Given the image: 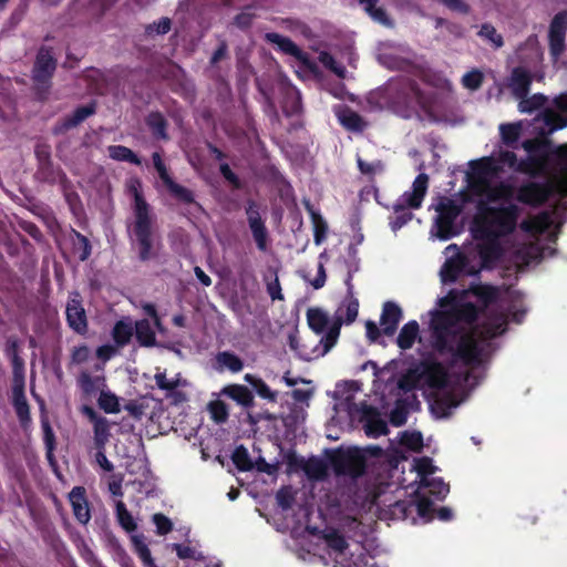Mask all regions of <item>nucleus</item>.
<instances>
[{
    "mask_svg": "<svg viewBox=\"0 0 567 567\" xmlns=\"http://www.w3.org/2000/svg\"><path fill=\"white\" fill-rule=\"evenodd\" d=\"M498 290L493 287H478L473 290H451L437 300V308L430 311L432 347L441 353H449L466 367L482 362V349L477 336L493 338L505 331L506 317L499 313L474 328L478 310L488 308L497 300Z\"/></svg>",
    "mask_w": 567,
    "mask_h": 567,
    "instance_id": "nucleus-2",
    "label": "nucleus"
},
{
    "mask_svg": "<svg viewBox=\"0 0 567 567\" xmlns=\"http://www.w3.org/2000/svg\"><path fill=\"white\" fill-rule=\"evenodd\" d=\"M339 122L348 130L361 131L364 126L362 118L350 109H341L337 112Z\"/></svg>",
    "mask_w": 567,
    "mask_h": 567,
    "instance_id": "nucleus-30",
    "label": "nucleus"
},
{
    "mask_svg": "<svg viewBox=\"0 0 567 567\" xmlns=\"http://www.w3.org/2000/svg\"><path fill=\"white\" fill-rule=\"evenodd\" d=\"M483 82V74L478 70H472L465 73L462 78L463 85L472 91L477 90Z\"/></svg>",
    "mask_w": 567,
    "mask_h": 567,
    "instance_id": "nucleus-51",
    "label": "nucleus"
},
{
    "mask_svg": "<svg viewBox=\"0 0 567 567\" xmlns=\"http://www.w3.org/2000/svg\"><path fill=\"white\" fill-rule=\"evenodd\" d=\"M436 212L435 227L440 238L447 239L455 234V219L461 213V206L450 197H440L434 205Z\"/></svg>",
    "mask_w": 567,
    "mask_h": 567,
    "instance_id": "nucleus-7",
    "label": "nucleus"
},
{
    "mask_svg": "<svg viewBox=\"0 0 567 567\" xmlns=\"http://www.w3.org/2000/svg\"><path fill=\"white\" fill-rule=\"evenodd\" d=\"M532 81L533 78L529 71L525 68L517 66L513 69L511 76L508 78V87L513 95L518 100L528 94Z\"/></svg>",
    "mask_w": 567,
    "mask_h": 567,
    "instance_id": "nucleus-18",
    "label": "nucleus"
},
{
    "mask_svg": "<svg viewBox=\"0 0 567 567\" xmlns=\"http://www.w3.org/2000/svg\"><path fill=\"white\" fill-rule=\"evenodd\" d=\"M548 38L550 53L557 59L565 50V35L548 34Z\"/></svg>",
    "mask_w": 567,
    "mask_h": 567,
    "instance_id": "nucleus-54",
    "label": "nucleus"
},
{
    "mask_svg": "<svg viewBox=\"0 0 567 567\" xmlns=\"http://www.w3.org/2000/svg\"><path fill=\"white\" fill-rule=\"evenodd\" d=\"M91 351L86 346L74 348L71 354V361L74 364H83L89 361Z\"/></svg>",
    "mask_w": 567,
    "mask_h": 567,
    "instance_id": "nucleus-58",
    "label": "nucleus"
},
{
    "mask_svg": "<svg viewBox=\"0 0 567 567\" xmlns=\"http://www.w3.org/2000/svg\"><path fill=\"white\" fill-rule=\"evenodd\" d=\"M109 156L116 161H125L133 163L135 165H140L141 161L138 157L126 146L122 145H112L107 148Z\"/></svg>",
    "mask_w": 567,
    "mask_h": 567,
    "instance_id": "nucleus-35",
    "label": "nucleus"
},
{
    "mask_svg": "<svg viewBox=\"0 0 567 567\" xmlns=\"http://www.w3.org/2000/svg\"><path fill=\"white\" fill-rule=\"evenodd\" d=\"M358 166L360 172L365 175H373L383 169V164L380 161L368 163L360 157L358 158Z\"/></svg>",
    "mask_w": 567,
    "mask_h": 567,
    "instance_id": "nucleus-56",
    "label": "nucleus"
},
{
    "mask_svg": "<svg viewBox=\"0 0 567 567\" xmlns=\"http://www.w3.org/2000/svg\"><path fill=\"white\" fill-rule=\"evenodd\" d=\"M132 210L131 235L136 245L140 260L148 261L157 258L163 245L157 230L156 217L152 207L137 189L134 193Z\"/></svg>",
    "mask_w": 567,
    "mask_h": 567,
    "instance_id": "nucleus-4",
    "label": "nucleus"
},
{
    "mask_svg": "<svg viewBox=\"0 0 567 567\" xmlns=\"http://www.w3.org/2000/svg\"><path fill=\"white\" fill-rule=\"evenodd\" d=\"M246 214L248 225L252 233V237L257 244V247L261 251H265L267 249L268 233L259 214L258 207L256 206L255 203L251 202L248 204L246 208Z\"/></svg>",
    "mask_w": 567,
    "mask_h": 567,
    "instance_id": "nucleus-16",
    "label": "nucleus"
},
{
    "mask_svg": "<svg viewBox=\"0 0 567 567\" xmlns=\"http://www.w3.org/2000/svg\"><path fill=\"white\" fill-rule=\"evenodd\" d=\"M233 462L240 471H249L252 468L249 453L244 446H238L235 449L233 453Z\"/></svg>",
    "mask_w": 567,
    "mask_h": 567,
    "instance_id": "nucleus-46",
    "label": "nucleus"
},
{
    "mask_svg": "<svg viewBox=\"0 0 567 567\" xmlns=\"http://www.w3.org/2000/svg\"><path fill=\"white\" fill-rule=\"evenodd\" d=\"M310 216L315 230V243L316 245H320L326 238L328 225L323 217L312 209H310Z\"/></svg>",
    "mask_w": 567,
    "mask_h": 567,
    "instance_id": "nucleus-40",
    "label": "nucleus"
},
{
    "mask_svg": "<svg viewBox=\"0 0 567 567\" xmlns=\"http://www.w3.org/2000/svg\"><path fill=\"white\" fill-rule=\"evenodd\" d=\"M135 334L142 346L152 347L155 344V333L148 320L144 319L135 323Z\"/></svg>",
    "mask_w": 567,
    "mask_h": 567,
    "instance_id": "nucleus-29",
    "label": "nucleus"
},
{
    "mask_svg": "<svg viewBox=\"0 0 567 567\" xmlns=\"http://www.w3.org/2000/svg\"><path fill=\"white\" fill-rule=\"evenodd\" d=\"M153 523L155 524L156 532L159 535H166L173 529L171 519L163 514H155L153 516Z\"/></svg>",
    "mask_w": 567,
    "mask_h": 567,
    "instance_id": "nucleus-55",
    "label": "nucleus"
},
{
    "mask_svg": "<svg viewBox=\"0 0 567 567\" xmlns=\"http://www.w3.org/2000/svg\"><path fill=\"white\" fill-rule=\"evenodd\" d=\"M13 405L20 422L24 425L30 421V411L24 395V383H13Z\"/></svg>",
    "mask_w": 567,
    "mask_h": 567,
    "instance_id": "nucleus-24",
    "label": "nucleus"
},
{
    "mask_svg": "<svg viewBox=\"0 0 567 567\" xmlns=\"http://www.w3.org/2000/svg\"><path fill=\"white\" fill-rule=\"evenodd\" d=\"M523 147L528 153L525 161L518 163L513 152L505 151L498 159H483L472 175V187L485 198L481 200L471 227L475 251L484 266L501 258L506 237L517 223L518 209L511 202L513 187L504 183L493 184L503 166L533 175L544 174L553 187L567 195V145L550 151L537 140H527Z\"/></svg>",
    "mask_w": 567,
    "mask_h": 567,
    "instance_id": "nucleus-1",
    "label": "nucleus"
},
{
    "mask_svg": "<svg viewBox=\"0 0 567 567\" xmlns=\"http://www.w3.org/2000/svg\"><path fill=\"white\" fill-rule=\"evenodd\" d=\"M499 133H501L502 141L506 145L511 146L518 141L520 133H522V124L520 123L502 124L499 126Z\"/></svg>",
    "mask_w": 567,
    "mask_h": 567,
    "instance_id": "nucleus-37",
    "label": "nucleus"
},
{
    "mask_svg": "<svg viewBox=\"0 0 567 567\" xmlns=\"http://www.w3.org/2000/svg\"><path fill=\"white\" fill-rule=\"evenodd\" d=\"M266 40L277 45L284 53L289 54L300 61L303 65L310 68V60L293 41L276 32H269L265 35Z\"/></svg>",
    "mask_w": 567,
    "mask_h": 567,
    "instance_id": "nucleus-17",
    "label": "nucleus"
},
{
    "mask_svg": "<svg viewBox=\"0 0 567 567\" xmlns=\"http://www.w3.org/2000/svg\"><path fill=\"white\" fill-rule=\"evenodd\" d=\"M70 503L72 505L73 514L81 524H86L90 518L89 503L85 497V489L81 486H75L69 494Z\"/></svg>",
    "mask_w": 567,
    "mask_h": 567,
    "instance_id": "nucleus-19",
    "label": "nucleus"
},
{
    "mask_svg": "<svg viewBox=\"0 0 567 567\" xmlns=\"http://www.w3.org/2000/svg\"><path fill=\"white\" fill-rule=\"evenodd\" d=\"M416 509L420 516L426 517L432 512V502L426 498H420L416 504Z\"/></svg>",
    "mask_w": 567,
    "mask_h": 567,
    "instance_id": "nucleus-64",
    "label": "nucleus"
},
{
    "mask_svg": "<svg viewBox=\"0 0 567 567\" xmlns=\"http://www.w3.org/2000/svg\"><path fill=\"white\" fill-rule=\"evenodd\" d=\"M416 340L421 341L420 326L415 320H412L401 328L396 338V344L400 349L408 350L413 347Z\"/></svg>",
    "mask_w": 567,
    "mask_h": 567,
    "instance_id": "nucleus-23",
    "label": "nucleus"
},
{
    "mask_svg": "<svg viewBox=\"0 0 567 567\" xmlns=\"http://www.w3.org/2000/svg\"><path fill=\"white\" fill-rule=\"evenodd\" d=\"M12 367H13V375H14L13 383H24L23 361L17 354L16 351H13V354H12Z\"/></svg>",
    "mask_w": 567,
    "mask_h": 567,
    "instance_id": "nucleus-57",
    "label": "nucleus"
},
{
    "mask_svg": "<svg viewBox=\"0 0 567 567\" xmlns=\"http://www.w3.org/2000/svg\"><path fill=\"white\" fill-rule=\"evenodd\" d=\"M307 321L309 328L316 333L321 334V338L327 334L332 323V319L321 308H309L307 310Z\"/></svg>",
    "mask_w": 567,
    "mask_h": 567,
    "instance_id": "nucleus-21",
    "label": "nucleus"
},
{
    "mask_svg": "<svg viewBox=\"0 0 567 567\" xmlns=\"http://www.w3.org/2000/svg\"><path fill=\"white\" fill-rule=\"evenodd\" d=\"M56 68V61L51 51L47 48H41L37 54L34 62L32 79L39 90H47L49 80L53 75Z\"/></svg>",
    "mask_w": 567,
    "mask_h": 567,
    "instance_id": "nucleus-11",
    "label": "nucleus"
},
{
    "mask_svg": "<svg viewBox=\"0 0 567 567\" xmlns=\"http://www.w3.org/2000/svg\"><path fill=\"white\" fill-rule=\"evenodd\" d=\"M554 218L548 213L532 216L520 224V229L525 233L528 243L518 249V255L526 262L540 260L551 254L549 247L542 244L543 239L554 241L556 233L553 228Z\"/></svg>",
    "mask_w": 567,
    "mask_h": 567,
    "instance_id": "nucleus-5",
    "label": "nucleus"
},
{
    "mask_svg": "<svg viewBox=\"0 0 567 567\" xmlns=\"http://www.w3.org/2000/svg\"><path fill=\"white\" fill-rule=\"evenodd\" d=\"M425 378L432 389L434 409H437L442 416L447 415L452 409L460 405L466 398L468 388L473 385L470 383L468 371L463 374H454L446 371L441 364L431 365Z\"/></svg>",
    "mask_w": 567,
    "mask_h": 567,
    "instance_id": "nucleus-3",
    "label": "nucleus"
},
{
    "mask_svg": "<svg viewBox=\"0 0 567 567\" xmlns=\"http://www.w3.org/2000/svg\"><path fill=\"white\" fill-rule=\"evenodd\" d=\"M518 109L522 113H532L542 106L546 102V97L543 94H534L533 96L520 97Z\"/></svg>",
    "mask_w": 567,
    "mask_h": 567,
    "instance_id": "nucleus-38",
    "label": "nucleus"
},
{
    "mask_svg": "<svg viewBox=\"0 0 567 567\" xmlns=\"http://www.w3.org/2000/svg\"><path fill=\"white\" fill-rule=\"evenodd\" d=\"M400 442L414 452H419L423 447V437L420 432H404Z\"/></svg>",
    "mask_w": 567,
    "mask_h": 567,
    "instance_id": "nucleus-47",
    "label": "nucleus"
},
{
    "mask_svg": "<svg viewBox=\"0 0 567 567\" xmlns=\"http://www.w3.org/2000/svg\"><path fill=\"white\" fill-rule=\"evenodd\" d=\"M147 125L153 131V134L159 138H167L166 135V122L159 113H152L147 116Z\"/></svg>",
    "mask_w": 567,
    "mask_h": 567,
    "instance_id": "nucleus-43",
    "label": "nucleus"
},
{
    "mask_svg": "<svg viewBox=\"0 0 567 567\" xmlns=\"http://www.w3.org/2000/svg\"><path fill=\"white\" fill-rule=\"evenodd\" d=\"M421 487L427 488L429 492L437 497H444L449 493V485L441 478L425 477L420 483Z\"/></svg>",
    "mask_w": 567,
    "mask_h": 567,
    "instance_id": "nucleus-41",
    "label": "nucleus"
},
{
    "mask_svg": "<svg viewBox=\"0 0 567 567\" xmlns=\"http://www.w3.org/2000/svg\"><path fill=\"white\" fill-rule=\"evenodd\" d=\"M133 323L131 320H121L113 328V339L118 347H123L131 340Z\"/></svg>",
    "mask_w": 567,
    "mask_h": 567,
    "instance_id": "nucleus-31",
    "label": "nucleus"
},
{
    "mask_svg": "<svg viewBox=\"0 0 567 567\" xmlns=\"http://www.w3.org/2000/svg\"><path fill=\"white\" fill-rule=\"evenodd\" d=\"M386 431H388V426L384 421L378 420V421H372L368 424V430H367L368 434L379 436V435L386 434Z\"/></svg>",
    "mask_w": 567,
    "mask_h": 567,
    "instance_id": "nucleus-62",
    "label": "nucleus"
},
{
    "mask_svg": "<svg viewBox=\"0 0 567 567\" xmlns=\"http://www.w3.org/2000/svg\"><path fill=\"white\" fill-rule=\"evenodd\" d=\"M289 346L292 350L297 351L299 357L306 361H310L317 359L318 357L305 358L302 355L303 351H315L319 348H323V343L321 342V338L318 341L307 339L303 342H300L296 336L289 337Z\"/></svg>",
    "mask_w": 567,
    "mask_h": 567,
    "instance_id": "nucleus-28",
    "label": "nucleus"
},
{
    "mask_svg": "<svg viewBox=\"0 0 567 567\" xmlns=\"http://www.w3.org/2000/svg\"><path fill=\"white\" fill-rule=\"evenodd\" d=\"M548 194L547 187L530 183L519 188L517 199L525 204L536 205L545 202Z\"/></svg>",
    "mask_w": 567,
    "mask_h": 567,
    "instance_id": "nucleus-22",
    "label": "nucleus"
},
{
    "mask_svg": "<svg viewBox=\"0 0 567 567\" xmlns=\"http://www.w3.org/2000/svg\"><path fill=\"white\" fill-rule=\"evenodd\" d=\"M105 368L103 363H94L91 368H83L76 378V383L86 396L95 395L106 389Z\"/></svg>",
    "mask_w": 567,
    "mask_h": 567,
    "instance_id": "nucleus-10",
    "label": "nucleus"
},
{
    "mask_svg": "<svg viewBox=\"0 0 567 567\" xmlns=\"http://www.w3.org/2000/svg\"><path fill=\"white\" fill-rule=\"evenodd\" d=\"M216 369L218 371L228 370L233 373L240 372L244 368L241 359L233 352L223 351L216 354Z\"/></svg>",
    "mask_w": 567,
    "mask_h": 567,
    "instance_id": "nucleus-26",
    "label": "nucleus"
},
{
    "mask_svg": "<svg viewBox=\"0 0 567 567\" xmlns=\"http://www.w3.org/2000/svg\"><path fill=\"white\" fill-rule=\"evenodd\" d=\"M173 549L181 559L204 560V554L197 547L186 544H173Z\"/></svg>",
    "mask_w": 567,
    "mask_h": 567,
    "instance_id": "nucleus-39",
    "label": "nucleus"
},
{
    "mask_svg": "<svg viewBox=\"0 0 567 567\" xmlns=\"http://www.w3.org/2000/svg\"><path fill=\"white\" fill-rule=\"evenodd\" d=\"M323 539L336 566L363 567L361 555H354L352 551L348 553V545L340 534L329 532L324 535Z\"/></svg>",
    "mask_w": 567,
    "mask_h": 567,
    "instance_id": "nucleus-8",
    "label": "nucleus"
},
{
    "mask_svg": "<svg viewBox=\"0 0 567 567\" xmlns=\"http://www.w3.org/2000/svg\"><path fill=\"white\" fill-rule=\"evenodd\" d=\"M429 186V176L424 173L417 175L412 184V189L405 192L395 204L394 208H419L423 202Z\"/></svg>",
    "mask_w": 567,
    "mask_h": 567,
    "instance_id": "nucleus-13",
    "label": "nucleus"
},
{
    "mask_svg": "<svg viewBox=\"0 0 567 567\" xmlns=\"http://www.w3.org/2000/svg\"><path fill=\"white\" fill-rule=\"evenodd\" d=\"M167 188L178 200L186 204L194 203L193 193L189 189L183 187L182 185H178L174 182Z\"/></svg>",
    "mask_w": 567,
    "mask_h": 567,
    "instance_id": "nucleus-52",
    "label": "nucleus"
},
{
    "mask_svg": "<svg viewBox=\"0 0 567 567\" xmlns=\"http://www.w3.org/2000/svg\"><path fill=\"white\" fill-rule=\"evenodd\" d=\"M116 353V348L111 344H104L97 348L96 357L102 361L101 363H105Z\"/></svg>",
    "mask_w": 567,
    "mask_h": 567,
    "instance_id": "nucleus-61",
    "label": "nucleus"
},
{
    "mask_svg": "<svg viewBox=\"0 0 567 567\" xmlns=\"http://www.w3.org/2000/svg\"><path fill=\"white\" fill-rule=\"evenodd\" d=\"M94 113V106L85 105L76 109L73 114L66 118L65 125L73 127L83 122L86 117Z\"/></svg>",
    "mask_w": 567,
    "mask_h": 567,
    "instance_id": "nucleus-49",
    "label": "nucleus"
},
{
    "mask_svg": "<svg viewBox=\"0 0 567 567\" xmlns=\"http://www.w3.org/2000/svg\"><path fill=\"white\" fill-rule=\"evenodd\" d=\"M413 468L417 473L420 483L423 482V478L430 477V475L433 474L436 470L432 463V460L429 457L414 458Z\"/></svg>",
    "mask_w": 567,
    "mask_h": 567,
    "instance_id": "nucleus-44",
    "label": "nucleus"
},
{
    "mask_svg": "<svg viewBox=\"0 0 567 567\" xmlns=\"http://www.w3.org/2000/svg\"><path fill=\"white\" fill-rule=\"evenodd\" d=\"M254 19H255V13H252L250 9H247V10L243 11L241 13H239L235 18V23L239 28H247L251 24Z\"/></svg>",
    "mask_w": 567,
    "mask_h": 567,
    "instance_id": "nucleus-63",
    "label": "nucleus"
},
{
    "mask_svg": "<svg viewBox=\"0 0 567 567\" xmlns=\"http://www.w3.org/2000/svg\"><path fill=\"white\" fill-rule=\"evenodd\" d=\"M477 34L484 41L489 42L495 49H499L504 44L502 34H499L495 27L489 23L482 24Z\"/></svg>",
    "mask_w": 567,
    "mask_h": 567,
    "instance_id": "nucleus-36",
    "label": "nucleus"
},
{
    "mask_svg": "<svg viewBox=\"0 0 567 567\" xmlns=\"http://www.w3.org/2000/svg\"><path fill=\"white\" fill-rule=\"evenodd\" d=\"M401 319V308L394 302H385L380 319L383 333L386 336L393 334Z\"/></svg>",
    "mask_w": 567,
    "mask_h": 567,
    "instance_id": "nucleus-20",
    "label": "nucleus"
},
{
    "mask_svg": "<svg viewBox=\"0 0 567 567\" xmlns=\"http://www.w3.org/2000/svg\"><path fill=\"white\" fill-rule=\"evenodd\" d=\"M267 291L272 300H282L281 286L277 274L274 275V279L267 282Z\"/></svg>",
    "mask_w": 567,
    "mask_h": 567,
    "instance_id": "nucleus-59",
    "label": "nucleus"
},
{
    "mask_svg": "<svg viewBox=\"0 0 567 567\" xmlns=\"http://www.w3.org/2000/svg\"><path fill=\"white\" fill-rule=\"evenodd\" d=\"M288 465L290 472L301 470L311 480H322L327 475L326 463L317 457L305 460L296 455H289Z\"/></svg>",
    "mask_w": 567,
    "mask_h": 567,
    "instance_id": "nucleus-15",
    "label": "nucleus"
},
{
    "mask_svg": "<svg viewBox=\"0 0 567 567\" xmlns=\"http://www.w3.org/2000/svg\"><path fill=\"white\" fill-rule=\"evenodd\" d=\"M93 431L95 446L97 450H104V446L109 442L111 435L109 421L105 417L96 420V422L93 423Z\"/></svg>",
    "mask_w": 567,
    "mask_h": 567,
    "instance_id": "nucleus-32",
    "label": "nucleus"
},
{
    "mask_svg": "<svg viewBox=\"0 0 567 567\" xmlns=\"http://www.w3.org/2000/svg\"><path fill=\"white\" fill-rule=\"evenodd\" d=\"M135 550L143 563L148 567H156L147 545L140 539H134Z\"/></svg>",
    "mask_w": 567,
    "mask_h": 567,
    "instance_id": "nucleus-53",
    "label": "nucleus"
},
{
    "mask_svg": "<svg viewBox=\"0 0 567 567\" xmlns=\"http://www.w3.org/2000/svg\"><path fill=\"white\" fill-rule=\"evenodd\" d=\"M333 467L337 474L358 477L364 472L365 454L359 449L340 452L333 458Z\"/></svg>",
    "mask_w": 567,
    "mask_h": 567,
    "instance_id": "nucleus-9",
    "label": "nucleus"
},
{
    "mask_svg": "<svg viewBox=\"0 0 567 567\" xmlns=\"http://www.w3.org/2000/svg\"><path fill=\"white\" fill-rule=\"evenodd\" d=\"M318 60L327 69H329L331 72H333L337 76H339L341 79L346 78V73H347L346 68L342 64L338 63L330 53H328L326 51H321L318 55Z\"/></svg>",
    "mask_w": 567,
    "mask_h": 567,
    "instance_id": "nucleus-42",
    "label": "nucleus"
},
{
    "mask_svg": "<svg viewBox=\"0 0 567 567\" xmlns=\"http://www.w3.org/2000/svg\"><path fill=\"white\" fill-rule=\"evenodd\" d=\"M359 303L353 298L346 299L342 305L336 311V316L332 319V323L329 328V331L324 337L321 338V342L323 343V348H319L312 352L303 351L302 355L305 358L311 357H323L327 354L337 343L338 338L340 336V329L343 322L351 323L358 317Z\"/></svg>",
    "mask_w": 567,
    "mask_h": 567,
    "instance_id": "nucleus-6",
    "label": "nucleus"
},
{
    "mask_svg": "<svg viewBox=\"0 0 567 567\" xmlns=\"http://www.w3.org/2000/svg\"><path fill=\"white\" fill-rule=\"evenodd\" d=\"M69 327L79 334L87 331V317L79 293H72L65 307Z\"/></svg>",
    "mask_w": 567,
    "mask_h": 567,
    "instance_id": "nucleus-14",
    "label": "nucleus"
},
{
    "mask_svg": "<svg viewBox=\"0 0 567 567\" xmlns=\"http://www.w3.org/2000/svg\"><path fill=\"white\" fill-rule=\"evenodd\" d=\"M360 4L363 6L364 11L378 23L390 27L392 24L385 10L382 7H378L379 0H359Z\"/></svg>",
    "mask_w": 567,
    "mask_h": 567,
    "instance_id": "nucleus-27",
    "label": "nucleus"
},
{
    "mask_svg": "<svg viewBox=\"0 0 567 567\" xmlns=\"http://www.w3.org/2000/svg\"><path fill=\"white\" fill-rule=\"evenodd\" d=\"M567 94H561L554 101L553 107H547L542 114V120L545 123L547 133H553L556 130L567 126Z\"/></svg>",
    "mask_w": 567,
    "mask_h": 567,
    "instance_id": "nucleus-12",
    "label": "nucleus"
},
{
    "mask_svg": "<svg viewBox=\"0 0 567 567\" xmlns=\"http://www.w3.org/2000/svg\"><path fill=\"white\" fill-rule=\"evenodd\" d=\"M465 267V257L461 254L450 257L441 269V278L443 282L454 281Z\"/></svg>",
    "mask_w": 567,
    "mask_h": 567,
    "instance_id": "nucleus-25",
    "label": "nucleus"
},
{
    "mask_svg": "<svg viewBox=\"0 0 567 567\" xmlns=\"http://www.w3.org/2000/svg\"><path fill=\"white\" fill-rule=\"evenodd\" d=\"M171 29V20L168 18H162L158 22L150 24L147 27V32L150 34H165Z\"/></svg>",
    "mask_w": 567,
    "mask_h": 567,
    "instance_id": "nucleus-60",
    "label": "nucleus"
},
{
    "mask_svg": "<svg viewBox=\"0 0 567 567\" xmlns=\"http://www.w3.org/2000/svg\"><path fill=\"white\" fill-rule=\"evenodd\" d=\"M156 385L164 391H173L177 389L178 386H185L187 382L181 378L179 374H176L175 377L168 379L165 374V372H157L154 375Z\"/></svg>",
    "mask_w": 567,
    "mask_h": 567,
    "instance_id": "nucleus-34",
    "label": "nucleus"
},
{
    "mask_svg": "<svg viewBox=\"0 0 567 567\" xmlns=\"http://www.w3.org/2000/svg\"><path fill=\"white\" fill-rule=\"evenodd\" d=\"M97 404L105 413H118L121 411L118 398L105 389L100 392Z\"/></svg>",
    "mask_w": 567,
    "mask_h": 567,
    "instance_id": "nucleus-33",
    "label": "nucleus"
},
{
    "mask_svg": "<svg viewBox=\"0 0 567 567\" xmlns=\"http://www.w3.org/2000/svg\"><path fill=\"white\" fill-rule=\"evenodd\" d=\"M567 30V11L558 12L551 20L548 34L565 35Z\"/></svg>",
    "mask_w": 567,
    "mask_h": 567,
    "instance_id": "nucleus-50",
    "label": "nucleus"
},
{
    "mask_svg": "<svg viewBox=\"0 0 567 567\" xmlns=\"http://www.w3.org/2000/svg\"><path fill=\"white\" fill-rule=\"evenodd\" d=\"M115 508L120 524L128 532L134 530L136 528V524L130 512L126 509L125 504L122 501H117Z\"/></svg>",
    "mask_w": 567,
    "mask_h": 567,
    "instance_id": "nucleus-45",
    "label": "nucleus"
},
{
    "mask_svg": "<svg viewBox=\"0 0 567 567\" xmlns=\"http://www.w3.org/2000/svg\"><path fill=\"white\" fill-rule=\"evenodd\" d=\"M208 411L212 419L217 423H224L228 417L227 405L220 400L210 402L208 404Z\"/></svg>",
    "mask_w": 567,
    "mask_h": 567,
    "instance_id": "nucleus-48",
    "label": "nucleus"
}]
</instances>
